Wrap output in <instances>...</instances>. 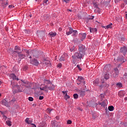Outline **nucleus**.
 Returning a JSON list of instances; mask_svg holds the SVG:
<instances>
[{"label":"nucleus","instance_id":"1","mask_svg":"<svg viewBox=\"0 0 127 127\" xmlns=\"http://www.w3.org/2000/svg\"><path fill=\"white\" fill-rule=\"evenodd\" d=\"M83 57V51H79L75 53L73 56H72V58L73 59H82Z\"/></svg>","mask_w":127,"mask_h":127},{"label":"nucleus","instance_id":"2","mask_svg":"<svg viewBox=\"0 0 127 127\" xmlns=\"http://www.w3.org/2000/svg\"><path fill=\"white\" fill-rule=\"evenodd\" d=\"M14 102H15V99L12 100L9 103L6 100H2V104L4 105V106H5V107H8V104H13Z\"/></svg>","mask_w":127,"mask_h":127},{"label":"nucleus","instance_id":"3","mask_svg":"<svg viewBox=\"0 0 127 127\" xmlns=\"http://www.w3.org/2000/svg\"><path fill=\"white\" fill-rule=\"evenodd\" d=\"M120 73V71L119 70V69L118 68H115L114 69V70L112 71L113 76V77H117L118 75H119V73Z\"/></svg>","mask_w":127,"mask_h":127},{"label":"nucleus","instance_id":"4","mask_svg":"<svg viewBox=\"0 0 127 127\" xmlns=\"http://www.w3.org/2000/svg\"><path fill=\"white\" fill-rule=\"evenodd\" d=\"M121 52L124 54V55H126V54L127 53V48L126 47H123L121 48Z\"/></svg>","mask_w":127,"mask_h":127},{"label":"nucleus","instance_id":"5","mask_svg":"<svg viewBox=\"0 0 127 127\" xmlns=\"http://www.w3.org/2000/svg\"><path fill=\"white\" fill-rule=\"evenodd\" d=\"M30 63L33 65H35V66H38V64H39V63H38V61H37V60L35 59H34L33 61H31Z\"/></svg>","mask_w":127,"mask_h":127},{"label":"nucleus","instance_id":"6","mask_svg":"<svg viewBox=\"0 0 127 127\" xmlns=\"http://www.w3.org/2000/svg\"><path fill=\"white\" fill-rule=\"evenodd\" d=\"M62 93H63L64 95V98L65 100H67L68 99H70V96L67 95L66 91H62Z\"/></svg>","mask_w":127,"mask_h":127},{"label":"nucleus","instance_id":"7","mask_svg":"<svg viewBox=\"0 0 127 127\" xmlns=\"http://www.w3.org/2000/svg\"><path fill=\"white\" fill-rule=\"evenodd\" d=\"M20 48L19 47H17V46H15L14 48V52H15L16 53H18L19 54L20 53Z\"/></svg>","mask_w":127,"mask_h":127},{"label":"nucleus","instance_id":"8","mask_svg":"<svg viewBox=\"0 0 127 127\" xmlns=\"http://www.w3.org/2000/svg\"><path fill=\"white\" fill-rule=\"evenodd\" d=\"M10 78H12L13 80H17V81H18V78H16V75L15 74L12 73L10 75Z\"/></svg>","mask_w":127,"mask_h":127},{"label":"nucleus","instance_id":"9","mask_svg":"<svg viewBox=\"0 0 127 127\" xmlns=\"http://www.w3.org/2000/svg\"><path fill=\"white\" fill-rule=\"evenodd\" d=\"M69 31L66 32V35H70L73 33V29L72 28H69Z\"/></svg>","mask_w":127,"mask_h":127},{"label":"nucleus","instance_id":"10","mask_svg":"<svg viewBox=\"0 0 127 127\" xmlns=\"http://www.w3.org/2000/svg\"><path fill=\"white\" fill-rule=\"evenodd\" d=\"M78 47H79V51H82V52H83V51H84V48L85 47V46H84V45L80 44L79 45Z\"/></svg>","mask_w":127,"mask_h":127},{"label":"nucleus","instance_id":"11","mask_svg":"<svg viewBox=\"0 0 127 127\" xmlns=\"http://www.w3.org/2000/svg\"><path fill=\"white\" fill-rule=\"evenodd\" d=\"M84 81V78L82 76H78L77 78V82H80V83H82Z\"/></svg>","mask_w":127,"mask_h":127},{"label":"nucleus","instance_id":"12","mask_svg":"<svg viewBox=\"0 0 127 127\" xmlns=\"http://www.w3.org/2000/svg\"><path fill=\"white\" fill-rule=\"evenodd\" d=\"M49 35H50V36H52V37H54V36H56V35H57V34L56 33V32H51L49 33Z\"/></svg>","mask_w":127,"mask_h":127},{"label":"nucleus","instance_id":"13","mask_svg":"<svg viewBox=\"0 0 127 127\" xmlns=\"http://www.w3.org/2000/svg\"><path fill=\"white\" fill-rule=\"evenodd\" d=\"M25 122L26 123V124H28V125L32 123V121L29 120V118H26L25 120Z\"/></svg>","mask_w":127,"mask_h":127},{"label":"nucleus","instance_id":"14","mask_svg":"<svg viewBox=\"0 0 127 127\" xmlns=\"http://www.w3.org/2000/svg\"><path fill=\"white\" fill-rule=\"evenodd\" d=\"M18 54V57H19L20 59H23L24 57H25V56L24 55L20 54V53H19Z\"/></svg>","mask_w":127,"mask_h":127},{"label":"nucleus","instance_id":"15","mask_svg":"<svg viewBox=\"0 0 127 127\" xmlns=\"http://www.w3.org/2000/svg\"><path fill=\"white\" fill-rule=\"evenodd\" d=\"M0 115H3V119L5 121H6V119H7V117L5 116L4 115H3V112L0 111Z\"/></svg>","mask_w":127,"mask_h":127},{"label":"nucleus","instance_id":"16","mask_svg":"<svg viewBox=\"0 0 127 127\" xmlns=\"http://www.w3.org/2000/svg\"><path fill=\"white\" fill-rule=\"evenodd\" d=\"M90 31L91 33H92V32H96L97 29L93 28H90Z\"/></svg>","mask_w":127,"mask_h":127},{"label":"nucleus","instance_id":"17","mask_svg":"<svg viewBox=\"0 0 127 127\" xmlns=\"http://www.w3.org/2000/svg\"><path fill=\"white\" fill-rule=\"evenodd\" d=\"M108 110L110 112H113V111H114V110H115V108H114V106H109L108 107Z\"/></svg>","mask_w":127,"mask_h":127},{"label":"nucleus","instance_id":"18","mask_svg":"<svg viewBox=\"0 0 127 127\" xmlns=\"http://www.w3.org/2000/svg\"><path fill=\"white\" fill-rule=\"evenodd\" d=\"M53 86V88L52 87H47V86H45V87H44V88H45V89H49V90H53V89H54V86Z\"/></svg>","mask_w":127,"mask_h":127},{"label":"nucleus","instance_id":"19","mask_svg":"<svg viewBox=\"0 0 127 127\" xmlns=\"http://www.w3.org/2000/svg\"><path fill=\"white\" fill-rule=\"evenodd\" d=\"M6 124L7 126H8V127H11V122H10V121H6Z\"/></svg>","mask_w":127,"mask_h":127},{"label":"nucleus","instance_id":"20","mask_svg":"<svg viewBox=\"0 0 127 127\" xmlns=\"http://www.w3.org/2000/svg\"><path fill=\"white\" fill-rule=\"evenodd\" d=\"M99 105H100L101 107H105L106 106V102H105V101H103L101 103H99Z\"/></svg>","mask_w":127,"mask_h":127},{"label":"nucleus","instance_id":"21","mask_svg":"<svg viewBox=\"0 0 127 127\" xmlns=\"http://www.w3.org/2000/svg\"><path fill=\"white\" fill-rule=\"evenodd\" d=\"M72 32L73 33V36H75L76 35H77V34H78V32L77 31V30H72Z\"/></svg>","mask_w":127,"mask_h":127},{"label":"nucleus","instance_id":"22","mask_svg":"<svg viewBox=\"0 0 127 127\" xmlns=\"http://www.w3.org/2000/svg\"><path fill=\"white\" fill-rule=\"evenodd\" d=\"M112 25H113L112 23L107 25L106 27V29H109V28H112Z\"/></svg>","mask_w":127,"mask_h":127},{"label":"nucleus","instance_id":"23","mask_svg":"<svg viewBox=\"0 0 127 127\" xmlns=\"http://www.w3.org/2000/svg\"><path fill=\"white\" fill-rule=\"evenodd\" d=\"M87 34L86 33H83L81 34V38L82 39H85V38H86V36Z\"/></svg>","mask_w":127,"mask_h":127},{"label":"nucleus","instance_id":"24","mask_svg":"<svg viewBox=\"0 0 127 127\" xmlns=\"http://www.w3.org/2000/svg\"><path fill=\"white\" fill-rule=\"evenodd\" d=\"M52 125L53 127H56V121H52Z\"/></svg>","mask_w":127,"mask_h":127},{"label":"nucleus","instance_id":"25","mask_svg":"<svg viewBox=\"0 0 127 127\" xmlns=\"http://www.w3.org/2000/svg\"><path fill=\"white\" fill-rule=\"evenodd\" d=\"M60 61H65V59L63 56L60 58Z\"/></svg>","mask_w":127,"mask_h":127},{"label":"nucleus","instance_id":"26","mask_svg":"<svg viewBox=\"0 0 127 127\" xmlns=\"http://www.w3.org/2000/svg\"><path fill=\"white\" fill-rule=\"evenodd\" d=\"M109 74L108 73H107L104 76V78L105 79H106V80H108V79H109Z\"/></svg>","mask_w":127,"mask_h":127},{"label":"nucleus","instance_id":"27","mask_svg":"<svg viewBox=\"0 0 127 127\" xmlns=\"http://www.w3.org/2000/svg\"><path fill=\"white\" fill-rule=\"evenodd\" d=\"M44 17L45 19H47V18H48V17H49V14L44 15Z\"/></svg>","mask_w":127,"mask_h":127},{"label":"nucleus","instance_id":"28","mask_svg":"<svg viewBox=\"0 0 127 127\" xmlns=\"http://www.w3.org/2000/svg\"><path fill=\"white\" fill-rule=\"evenodd\" d=\"M44 82H45V84H50V81L49 80H48L45 79L44 80Z\"/></svg>","mask_w":127,"mask_h":127},{"label":"nucleus","instance_id":"29","mask_svg":"<svg viewBox=\"0 0 127 127\" xmlns=\"http://www.w3.org/2000/svg\"><path fill=\"white\" fill-rule=\"evenodd\" d=\"M73 98L74 99H78V94H73Z\"/></svg>","mask_w":127,"mask_h":127},{"label":"nucleus","instance_id":"30","mask_svg":"<svg viewBox=\"0 0 127 127\" xmlns=\"http://www.w3.org/2000/svg\"><path fill=\"white\" fill-rule=\"evenodd\" d=\"M117 86H118L119 87H122L123 86V84H122V83H117Z\"/></svg>","mask_w":127,"mask_h":127},{"label":"nucleus","instance_id":"31","mask_svg":"<svg viewBox=\"0 0 127 127\" xmlns=\"http://www.w3.org/2000/svg\"><path fill=\"white\" fill-rule=\"evenodd\" d=\"M44 3H46V4H48V3H49V1L48 0H44Z\"/></svg>","mask_w":127,"mask_h":127},{"label":"nucleus","instance_id":"32","mask_svg":"<svg viewBox=\"0 0 127 127\" xmlns=\"http://www.w3.org/2000/svg\"><path fill=\"white\" fill-rule=\"evenodd\" d=\"M45 64H46V65H49V64H50V62L49 61H47L45 63Z\"/></svg>","mask_w":127,"mask_h":127},{"label":"nucleus","instance_id":"33","mask_svg":"<svg viewBox=\"0 0 127 127\" xmlns=\"http://www.w3.org/2000/svg\"><path fill=\"white\" fill-rule=\"evenodd\" d=\"M29 101H30V102H32V101H33V98L31 97H29V99H28Z\"/></svg>","mask_w":127,"mask_h":127},{"label":"nucleus","instance_id":"34","mask_svg":"<svg viewBox=\"0 0 127 127\" xmlns=\"http://www.w3.org/2000/svg\"><path fill=\"white\" fill-rule=\"evenodd\" d=\"M67 124L68 125H71V124H72V121H70V120H68L67 122Z\"/></svg>","mask_w":127,"mask_h":127},{"label":"nucleus","instance_id":"35","mask_svg":"<svg viewBox=\"0 0 127 127\" xmlns=\"http://www.w3.org/2000/svg\"><path fill=\"white\" fill-rule=\"evenodd\" d=\"M77 68H78V69H79V70L80 71H82V68H81L80 67V65H79V64H77Z\"/></svg>","mask_w":127,"mask_h":127},{"label":"nucleus","instance_id":"36","mask_svg":"<svg viewBox=\"0 0 127 127\" xmlns=\"http://www.w3.org/2000/svg\"><path fill=\"white\" fill-rule=\"evenodd\" d=\"M62 66V64H58V68H61Z\"/></svg>","mask_w":127,"mask_h":127},{"label":"nucleus","instance_id":"37","mask_svg":"<svg viewBox=\"0 0 127 127\" xmlns=\"http://www.w3.org/2000/svg\"><path fill=\"white\" fill-rule=\"evenodd\" d=\"M44 98L43 96H40L39 99V100H43Z\"/></svg>","mask_w":127,"mask_h":127},{"label":"nucleus","instance_id":"38","mask_svg":"<svg viewBox=\"0 0 127 127\" xmlns=\"http://www.w3.org/2000/svg\"><path fill=\"white\" fill-rule=\"evenodd\" d=\"M8 7H9V8H13V7H14V6H13V5H9Z\"/></svg>","mask_w":127,"mask_h":127},{"label":"nucleus","instance_id":"39","mask_svg":"<svg viewBox=\"0 0 127 127\" xmlns=\"http://www.w3.org/2000/svg\"><path fill=\"white\" fill-rule=\"evenodd\" d=\"M32 127H36V125L34 124H31Z\"/></svg>","mask_w":127,"mask_h":127},{"label":"nucleus","instance_id":"40","mask_svg":"<svg viewBox=\"0 0 127 127\" xmlns=\"http://www.w3.org/2000/svg\"><path fill=\"white\" fill-rule=\"evenodd\" d=\"M40 89L42 91H44V90L45 89V88L44 87H42V88L40 87Z\"/></svg>","mask_w":127,"mask_h":127},{"label":"nucleus","instance_id":"41","mask_svg":"<svg viewBox=\"0 0 127 127\" xmlns=\"http://www.w3.org/2000/svg\"><path fill=\"white\" fill-rule=\"evenodd\" d=\"M121 0H115V2H119Z\"/></svg>","mask_w":127,"mask_h":127},{"label":"nucleus","instance_id":"42","mask_svg":"<svg viewBox=\"0 0 127 127\" xmlns=\"http://www.w3.org/2000/svg\"><path fill=\"white\" fill-rule=\"evenodd\" d=\"M123 1L126 3V4H127V0H123Z\"/></svg>","mask_w":127,"mask_h":127},{"label":"nucleus","instance_id":"43","mask_svg":"<svg viewBox=\"0 0 127 127\" xmlns=\"http://www.w3.org/2000/svg\"><path fill=\"white\" fill-rule=\"evenodd\" d=\"M70 51H71V52H73V51H74V49H70Z\"/></svg>","mask_w":127,"mask_h":127},{"label":"nucleus","instance_id":"44","mask_svg":"<svg viewBox=\"0 0 127 127\" xmlns=\"http://www.w3.org/2000/svg\"><path fill=\"white\" fill-rule=\"evenodd\" d=\"M23 82L24 83V84H28V82H24V81H23Z\"/></svg>","mask_w":127,"mask_h":127},{"label":"nucleus","instance_id":"45","mask_svg":"<svg viewBox=\"0 0 127 127\" xmlns=\"http://www.w3.org/2000/svg\"><path fill=\"white\" fill-rule=\"evenodd\" d=\"M102 27H103V28H105V29H107V28H106V26H102Z\"/></svg>","mask_w":127,"mask_h":127},{"label":"nucleus","instance_id":"46","mask_svg":"<svg viewBox=\"0 0 127 127\" xmlns=\"http://www.w3.org/2000/svg\"><path fill=\"white\" fill-rule=\"evenodd\" d=\"M36 1H40L41 0H35Z\"/></svg>","mask_w":127,"mask_h":127},{"label":"nucleus","instance_id":"47","mask_svg":"<svg viewBox=\"0 0 127 127\" xmlns=\"http://www.w3.org/2000/svg\"><path fill=\"white\" fill-rule=\"evenodd\" d=\"M2 83V82L0 81V86L1 85Z\"/></svg>","mask_w":127,"mask_h":127},{"label":"nucleus","instance_id":"48","mask_svg":"<svg viewBox=\"0 0 127 127\" xmlns=\"http://www.w3.org/2000/svg\"><path fill=\"white\" fill-rule=\"evenodd\" d=\"M5 4V5H7L8 4V2H6V4Z\"/></svg>","mask_w":127,"mask_h":127},{"label":"nucleus","instance_id":"49","mask_svg":"<svg viewBox=\"0 0 127 127\" xmlns=\"http://www.w3.org/2000/svg\"><path fill=\"white\" fill-rule=\"evenodd\" d=\"M68 11L71 12L72 11V9H68Z\"/></svg>","mask_w":127,"mask_h":127},{"label":"nucleus","instance_id":"50","mask_svg":"<svg viewBox=\"0 0 127 127\" xmlns=\"http://www.w3.org/2000/svg\"><path fill=\"white\" fill-rule=\"evenodd\" d=\"M125 100H126V101H127V97L125 98Z\"/></svg>","mask_w":127,"mask_h":127},{"label":"nucleus","instance_id":"51","mask_svg":"<svg viewBox=\"0 0 127 127\" xmlns=\"http://www.w3.org/2000/svg\"><path fill=\"white\" fill-rule=\"evenodd\" d=\"M32 16V15L30 14V17H31Z\"/></svg>","mask_w":127,"mask_h":127},{"label":"nucleus","instance_id":"52","mask_svg":"<svg viewBox=\"0 0 127 127\" xmlns=\"http://www.w3.org/2000/svg\"><path fill=\"white\" fill-rule=\"evenodd\" d=\"M125 61H124V60H123V63H125Z\"/></svg>","mask_w":127,"mask_h":127},{"label":"nucleus","instance_id":"53","mask_svg":"<svg viewBox=\"0 0 127 127\" xmlns=\"http://www.w3.org/2000/svg\"><path fill=\"white\" fill-rule=\"evenodd\" d=\"M126 17H127V14H126Z\"/></svg>","mask_w":127,"mask_h":127},{"label":"nucleus","instance_id":"54","mask_svg":"<svg viewBox=\"0 0 127 127\" xmlns=\"http://www.w3.org/2000/svg\"><path fill=\"white\" fill-rule=\"evenodd\" d=\"M123 40H125V38H123Z\"/></svg>","mask_w":127,"mask_h":127},{"label":"nucleus","instance_id":"55","mask_svg":"<svg viewBox=\"0 0 127 127\" xmlns=\"http://www.w3.org/2000/svg\"><path fill=\"white\" fill-rule=\"evenodd\" d=\"M120 66H121V64H120V65L118 66V67H120Z\"/></svg>","mask_w":127,"mask_h":127},{"label":"nucleus","instance_id":"56","mask_svg":"<svg viewBox=\"0 0 127 127\" xmlns=\"http://www.w3.org/2000/svg\"><path fill=\"white\" fill-rule=\"evenodd\" d=\"M102 96H103V94H101V96L102 97Z\"/></svg>","mask_w":127,"mask_h":127},{"label":"nucleus","instance_id":"57","mask_svg":"<svg viewBox=\"0 0 127 127\" xmlns=\"http://www.w3.org/2000/svg\"><path fill=\"white\" fill-rule=\"evenodd\" d=\"M0 96H1V94L0 93Z\"/></svg>","mask_w":127,"mask_h":127},{"label":"nucleus","instance_id":"58","mask_svg":"<svg viewBox=\"0 0 127 127\" xmlns=\"http://www.w3.org/2000/svg\"><path fill=\"white\" fill-rule=\"evenodd\" d=\"M50 113H51V111H50Z\"/></svg>","mask_w":127,"mask_h":127},{"label":"nucleus","instance_id":"59","mask_svg":"<svg viewBox=\"0 0 127 127\" xmlns=\"http://www.w3.org/2000/svg\"><path fill=\"white\" fill-rule=\"evenodd\" d=\"M30 58H31V56H30Z\"/></svg>","mask_w":127,"mask_h":127},{"label":"nucleus","instance_id":"60","mask_svg":"<svg viewBox=\"0 0 127 127\" xmlns=\"http://www.w3.org/2000/svg\"><path fill=\"white\" fill-rule=\"evenodd\" d=\"M11 84L12 85V83L11 82Z\"/></svg>","mask_w":127,"mask_h":127}]
</instances>
